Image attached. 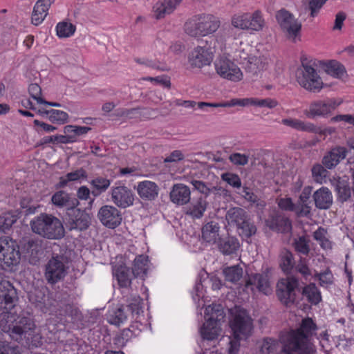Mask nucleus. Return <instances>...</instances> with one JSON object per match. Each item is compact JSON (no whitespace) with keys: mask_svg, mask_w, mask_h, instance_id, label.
I'll list each match as a JSON object with an SVG mask.
<instances>
[{"mask_svg":"<svg viewBox=\"0 0 354 354\" xmlns=\"http://www.w3.org/2000/svg\"><path fill=\"white\" fill-rule=\"evenodd\" d=\"M318 328L314 321L306 317L302 319L298 328L291 330L283 337L286 338L285 350L295 351L299 354H315V346L311 337L316 335Z\"/></svg>","mask_w":354,"mask_h":354,"instance_id":"1","label":"nucleus"},{"mask_svg":"<svg viewBox=\"0 0 354 354\" xmlns=\"http://www.w3.org/2000/svg\"><path fill=\"white\" fill-rule=\"evenodd\" d=\"M32 231L50 240H59L65 235L62 221L56 216L46 213L35 216L30 223Z\"/></svg>","mask_w":354,"mask_h":354,"instance_id":"2","label":"nucleus"},{"mask_svg":"<svg viewBox=\"0 0 354 354\" xmlns=\"http://www.w3.org/2000/svg\"><path fill=\"white\" fill-rule=\"evenodd\" d=\"M220 25L221 21L217 17L203 13L189 19L184 25V29L191 37H204L215 32Z\"/></svg>","mask_w":354,"mask_h":354,"instance_id":"3","label":"nucleus"},{"mask_svg":"<svg viewBox=\"0 0 354 354\" xmlns=\"http://www.w3.org/2000/svg\"><path fill=\"white\" fill-rule=\"evenodd\" d=\"M230 327L236 340L247 339L253 329V320L249 313L241 307L231 310Z\"/></svg>","mask_w":354,"mask_h":354,"instance_id":"4","label":"nucleus"},{"mask_svg":"<svg viewBox=\"0 0 354 354\" xmlns=\"http://www.w3.org/2000/svg\"><path fill=\"white\" fill-rule=\"evenodd\" d=\"M276 295L280 302L288 307L300 301V288L298 278L290 276L281 279L277 283Z\"/></svg>","mask_w":354,"mask_h":354,"instance_id":"5","label":"nucleus"},{"mask_svg":"<svg viewBox=\"0 0 354 354\" xmlns=\"http://www.w3.org/2000/svg\"><path fill=\"white\" fill-rule=\"evenodd\" d=\"M127 304L122 305L110 314L109 322L111 324L120 326L123 324L129 315L133 318L143 313V301L138 294H132L126 299Z\"/></svg>","mask_w":354,"mask_h":354,"instance_id":"6","label":"nucleus"},{"mask_svg":"<svg viewBox=\"0 0 354 354\" xmlns=\"http://www.w3.org/2000/svg\"><path fill=\"white\" fill-rule=\"evenodd\" d=\"M1 322L3 320L0 321V328H1L3 332L8 333L10 337L16 342L25 339L27 344H30L32 343L33 339L37 337L34 335L35 325L29 317H23L20 318L16 322V324L12 326L8 324L3 326Z\"/></svg>","mask_w":354,"mask_h":354,"instance_id":"7","label":"nucleus"},{"mask_svg":"<svg viewBox=\"0 0 354 354\" xmlns=\"http://www.w3.org/2000/svg\"><path fill=\"white\" fill-rule=\"evenodd\" d=\"M66 258L63 255L53 256L45 268V277L48 283L55 284L67 274Z\"/></svg>","mask_w":354,"mask_h":354,"instance_id":"8","label":"nucleus"},{"mask_svg":"<svg viewBox=\"0 0 354 354\" xmlns=\"http://www.w3.org/2000/svg\"><path fill=\"white\" fill-rule=\"evenodd\" d=\"M303 69L297 72L298 83L304 88L310 91H319L323 82L316 70L308 64H302Z\"/></svg>","mask_w":354,"mask_h":354,"instance_id":"9","label":"nucleus"},{"mask_svg":"<svg viewBox=\"0 0 354 354\" xmlns=\"http://www.w3.org/2000/svg\"><path fill=\"white\" fill-rule=\"evenodd\" d=\"M21 254L19 245L15 241L8 236L0 238V262L7 266L17 265Z\"/></svg>","mask_w":354,"mask_h":354,"instance_id":"10","label":"nucleus"},{"mask_svg":"<svg viewBox=\"0 0 354 354\" xmlns=\"http://www.w3.org/2000/svg\"><path fill=\"white\" fill-rule=\"evenodd\" d=\"M276 19L281 29L290 38L295 39L299 35L301 24L286 9H281L276 13Z\"/></svg>","mask_w":354,"mask_h":354,"instance_id":"11","label":"nucleus"},{"mask_svg":"<svg viewBox=\"0 0 354 354\" xmlns=\"http://www.w3.org/2000/svg\"><path fill=\"white\" fill-rule=\"evenodd\" d=\"M216 73L223 78L233 82H239L243 78L241 69L229 59L220 57L215 62Z\"/></svg>","mask_w":354,"mask_h":354,"instance_id":"12","label":"nucleus"},{"mask_svg":"<svg viewBox=\"0 0 354 354\" xmlns=\"http://www.w3.org/2000/svg\"><path fill=\"white\" fill-rule=\"evenodd\" d=\"M337 105L333 99L315 100L310 104L308 109L304 111V114L310 119L324 117L335 110Z\"/></svg>","mask_w":354,"mask_h":354,"instance_id":"13","label":"nucleus"},{"mask_svg":"<svg viewBox=\"0 0 354 354\" xmlns=\"http://www.w3.org/2000/svg\"><path fill=\"white\" fill-rule=\"evenodd\" d=\"M111 201L119 208L126 209L133 205L135 194L125 185L111 188Z\"/></svg>","mask_w":354,"mask_h":354,"instance_id":"14","label":"nucleus"},{"mask_svg":"<svg viewBox=\"0 0 354 354\" xmlns=\"http://www.w3.org/2000/svg\"><path fill=\"white\" fill-rule=\"evenodd\" d=\"M67 227L70 231L86 230L91 224V217L88 214L78 208H73L68 212Z\"/></svg>","mask_w":354,"mask_h":354,"instance_id":"15","label":"nucleus"},{"mask_svg":"<svg viewBox=\"0 0 354 354\" xmlns=\"http://www.w3.org/2000/svg\"><path fill=\"white\" fill-rule=\"evenodd\" d=\"M98 218L106 227L114 229L122 222V214L117 207L112 205H104L98 211Z\"/></svg>","mask_w":354,"mask_h":354,"instance_id":"16","label":"nucleus"},{"mask_svg":"<svg viewBox=\"0 0 354 354\" xmlns=\"http://www.w3.org/2000/svg\"><path fill=\"white\" fill-rule=\"evenodd\" d=\"M214 51L211 48L197 46L189 54V61L192 66L202 68L209 65L213 60Z\"/></svg>","mask_w":354,"mask_h":354,"instance_id":"17","label":"nucleus"},{"mask_svg":"<svg viewBox=\"0 0 354 354\" xmlns=\"http://www.w3.org/2000/svg\"><path fill=\"white\" fill-rule=\"evenodd\" d=\"M348 150L345 147L336 146L328 151L322 158L323 165L328 169H334L346 158Z\"/></svg>","mask_w":354,"mask_h":354,"instance_id":"18","label":"nucleus"},{"mask_svg":"<svg viewBox=\"0 0 354 354\" xmlns=\"http://www.w3.org/2000/svg\"><path fill=\"white\" fill-rule=\"evenodd\" d=\"M17 293L12 284L7 281H0V299L1 304L4 305L6 309H10L15 306L17 300Z\"/></svg>","mask_w":354,"mask_h":354,"instance_id":"19","label":"nucleus"},{"mask_svg":"<svg viewBox=\"0 0 354 354\" xmlns=\"http://www.w3.org/2000/svg\"><path fill=\"white\" fill-rule=\"evenodd\" d=\"M169 197L173 203L184 205L191 200L190 189L183 183L174 184L170 191Z\"/></svg>","mask_w":354,"mask_h":354,"instance_id":"20","label":"nucleus"},{"mask_svg":"<svg viewBox=\"0 0 354 354\" xmlns=\"http://www.w3.org/2000/svg\"><path fill=\"white\" fill-rule=\"evenodd\" d=\"M136 191L142 200L151 201L158 197L159 187L156 183L145 180L138 183Z\"/></svg>","mask_w":354,"mask_h":354,"instance_id":"21","label":"nucleus"},{"mask_svg":"<svg viewBox=\"0 0 354 354\" xmlns=\"http://www.w3.org/2000/svg\"><path fill=\"white\" fill-rule=\"evenodd\" d=\"M51 201L56 207H66L68 212L80 205L77 198L64 191L56 192L52 196Z\"/></svg>","mask_w":354,"mask_h":354,"instance_id":"22","label":"nucleus"},{"mask_svg":"<svg viewBox=\"0 0 354 354\" xmlns=\"http://www.w3.org/2000/svg\"><path fill=\"white\" fill-rule=\"evenodd\" d=\"M240 247L239 241L235 236L222 237L217 241V248L225 256L236 254Z\"/></svg>","mask_w":354,"mask_h":354,"instance_id":"23","label":"nucleus"},{"mask_svg":"<svg viewBox=\"0 0 354 354\" xmlns=\"http://www.w3.org/2000/svg\"><path fill=\"white\" fill-rule=\"evenodd\" d=\"M183 0H163L157 1L153 10L156 19L164 18L166 15L171 14L179 6Z\"/></svg>","mask_w":354,"mask_h":354,"instance_id":"24","label":"nucleus"},{"mask_svg":"<svg viewBox=\"0 0 354 354\" xmlns=\"http://www.w3.org/2000/svg\"><path fill=\"white\" fill-rule=\"evenodd\" d=\"M315 205L319 209H328L333 204L331 192L326 187H322L313 194Z\"/></svg>","mask_w":354,"mask_h":354,"instance_id":"25","label":"nucleus"},{"mask_svg":"<svg viewBox=\"0 0 354 354\" xmlns=\"http://www.w3.org/2000/svg\"><path fill=\"white\" fill-rule=\"evenodd\" d=\"M266 222L270 229L281 233L287 232L292 228L290 220L278 214L270 216Z\"/></svg>","mask_w":354,"mask_h":354,"instance_id":"26","label":"nucleus"},{"mask_svg":"<svg viewBox=\"0 0 354 354\" xmlns=\"http://www.w3.org/2000/svg\"><path fill=\"white\" fill-rule=\"evenodd\" d=\"M55 0H38L32 10V23L35 25H39L48 15V9Z\"/></svg>","mask_w":354,"mask_h":354,"instance_id":"27","label":"nucleus"},{"mask_svg":"<svg viewBox=\"0 0 354 354\" xmlns=\"http://www.w3.org/2000/svg\"><path fill=\"white\" fill-rule=\"evenodd\" d=\"M337 192V200L339 202L344 203L351 198L352 187H350L348 180L338 178L334 179L332 183Z\"/></svg>","mask_w":354,"mask_h":354,"instance_id":"28","label":"nucleus"},{"mask_svg":"<svg viewBox=\"0 0 354 354\" xmlns=\"http://www.w3.org/2000/svg\"><path fill=\"white\" fill-rule=\"evenodd\" d=\"M113 274L116 277L118 285L124 290L122 294L129 292L131 288V277L129 269L124 266L115 267L113 269Z\"/></svg>","mask_w":354,"mask_h":354,"instance_id":"29","label":"nucleus"},{"mask_svg":"<svg viewBox=\"0 0 354 354\" xmlns=\"http://www.w3.org/2000/svg\"><path fill=\"white\" fill-rule=\"evenodd\" d=\"M281 123L283 125L291 127L297 131L317 133L319 130L314 124L308 122H304L296 118H285L281 120Z\"/></svg>","mask_w":354,"mask_h":354,"instance_id":"30","label":"nucleus"},{"mask_svg":"<svg viewBox=\"0 0 354 354\" xmlns=\"http://www.w3.org/2000/svg\"><path fill=\"white\" fill-rule=\"evenodd\" d=\"M304 297L313 305H317L322 301L321 292L314 283H310L300 290V300Z\"/></svg>","mask_w":354,"mask_h":354,"instance_id":"31","label":"nucleus"},{"mask_svg":"<svg viewBox=\"0 0 354 354\" xmlns=\"http://www.w3.org/2000/svg\"><path fill=\"white\" fill-rule=\"evenodd\" d=\"M221 324L206 321L200 328V333L203 339L214 340L217 339L221 330Z\"/></svg>","mask_w":354,"mask_h":354,"instance_id":"32","label":"nucleus"},{"mask_svg":"<svg viewBox=\"0 0 354 354\" xmlns=\"http://www.w3.org/2000/svg\"><path fill=\"white\" fill-rule=\"evenodd\" d=\"M220 226L216 221H210L202 227V238L209 243H217Z\"/></svg>","mask_w":354,"mask_h":354,"instance_id":"33","label":"nucleus"},{"mask_svg":"<svg viewBox=\"0 0 354 354\" xmlns=\"http://www.w3.org/2000/svg\"><path fill=\"white\" fill-rule=\"evenodd\" d=\"M248 217L247 212L243 209L238 207L230 208L225 214V219L228 224L236 227L243 224Z\"/></svg>","mask_w":354,"mask_h":354,"instance_id":"34","label":"nucleus"},{"mask_svg":"<svg viewBox=\"0 0 354 354\" xmlns=\"http://www.w3.org/2000/svg\"><path fill=\"white\" fill-rule=\"evenodd\" d=\"M254 286L260 292L268 294L270 291L269 282L267 277L263 274H254L249 277L246 281L245 287Z\"/></svg>","mask_w":354,"mask_h":354,"instance_id":"35","label":"nucleus"},{"mask_svg":"<svg viewBox=\"0 0 354 354\" xmlns=\"http://www.w3.org/2000/svg\"><path fill=\"white\" fill-rule=\"evenodd\" d=\"M296 262L293 254L288 250L283 249L279 254V267L286 274L292 273Z\"/></svg>","mask_w":354,"mask_h":354,"instance_id":"36","label":"nucleus"},{"mask_svg":"<svg viewBox=\"0 0 354 354\" xmlns=\"http://www.w3.org/2000/svg\"><path fill=\"white\" fill-rule=\"evenodd\" d=\"M41 241L37 239H29L24 245L27 257L30 258V262L35 264L39 260V253L41 252Z\"/></svg>","mask_w":354,"mask_h":354,"instance_id":"37","label":"nucleus"},{"mask_svg":"<svg viewBox=\"0 0 354 354\" xmlns=\"http://www.w3.org/2000/svg\"><path fill=\"white\" fill-rule=\"evenodd\" d=\"M312 189L311 186L305 187L299 197L297 205H299V212L302 216H308L310 214L311 207L309 199L311 196Z\"/></svg>","mask_w":354,"mask_h":354,"instance_id":"38","label":"nucleus"},{"mask_svg":"<svg viewBox=\"0 0 354 354\" xmlns=\"http://www.w3.org/2000/svg\"><path fill=\"white\" fill-rule=\"evenodd\" d=\"M207 205L208 203L205 197H198L196 200L192 201L187 211V214L191 216L193 218H201L203 217Z\"/></svg>","mask_w":354,"mask_h":354,"instance_id":"39","label":"nucleus"},{"mask_svg":"<svg viewBox=\"0 0 354 354\" xmlns=\"http://www.w3.org/2000/svg\"><path fill=\"white\" fill-rule=\"evenodd\" d=\"M205 314L209 316L207 321L221 324L224 322L225 313L221 304H212L205 308Z\"/></svg>","mask_w":354,"mask_h":354,"instance_id":"40","label":"nucleus"},{"mask_svg":"<svg viewBox=\"0 0 354 354\" xmlns=\"http://www.w3.org/2000/svg\"><path fill=\"white\" fill-rule=\"evenodd\" d=\"M87 178V173L82 167L79 168L73 171L66 174L64 176L59 178V182L57 184V187L63 188L66 187L68 183L71 181H79L82 179Z\"/></svg>","mask_w":354,"mask_h":354,"instance_id":"41","label":"nucleus"},{"mask_svg":"<svg viewBox=\"0 0 354 354\" xmlns=\"http://www.w3.org/2000/svg\"><path fill=\"white\" fill-rule=\"evenodd\" d=\"M148 261V257L143 254L135 258L132 268V273L135 277L143 278L146 275Z\"/></svg>","mask_w":354,"mask_h":354,"instance_id":"42","label":"nucleus"},{"mask_svg":"<svg viewBox=\"0 0 354 354\" xmlns=\"http://www.w3.org/2000/svg\"><path fill=\"white\" fill-rule=\"evenodd\" d=\"M322 66L327 74L335 78L340 79L346 73L344 66L335 60H330L328 62H324L322 64Z\"/></svg>","mask_w":354,"mask_h":354,"instance_id":"43","label":"nucleus"},{"mask_svg":"<svg viewBox=\"0 0 354 354\" xmlns=\"http://www.w3.org/2000/svg\"><path fill=\"white\" fill-rule=\"evenodd\" d=\"M239 234L243 240L248 241L257 232V227L254 222L249 218L245 219L243 224L236 227Z\"/></svg>","mask_w":354,"mask_h":354,"instance_id":"44","label":"nucleus"},{"mask_svg":"<svg viewBox=\"0 0 354 354\" xmlns=\"http://www.w3.org/2000/svg\"><path fill=\"white\" fill-rule=\"evenodd\" d=\"M225 281L232 283L238 282L243 276V269L239 265L227 266L223 270Z\"/></svg>","mask_w":354,"mask_h":354,"instance_id":"45","label":"nucleus"},{"mask_svg":"<svg viewBox=\"0 0 354 354\" xmlns=\"http://www.w3.org/2000/svg\"><path fill=\"white\" fill-rule=\"evenodd\" d=\"M249 30L254 31H260L265 26V20L262 12L257 10L253 13H249Z\"/></svg>","mask_w":354,"mask_h":354,"instance_id":"46","label":"nucleus"},{"mask_svg":"<svg viewBox=\"0 0 354 354\" xmlns=\"http://www.w3.org/2000/svg\"><path fill=\"white\" fill-rule=\"evenodd\" d=\"M76 26L67 21L59 22L56 26L57 35L59 38H67L74 35Z\"/></svg>","mask_w":354,"mask_h":354,"instance_id":"47","label":"nucleus"},{"mask_svg":"<svg viewBox=\"0 0 354 354\" xmlns=\"http://www.w3.org/2000/svg\"><path fill=\"white\" fill-rule=\"evenodd\" d=\"M90 183L95 189L92 193L95 196H98L109 188L111 185V180L106 178L99 176L93 178Z\"/></svg>","mask_w":354,"mask_h":354,"instance_id":"48","label":"nucleus"},{"mask_svg":"<svg viewBox=\"0 0 354 354\" xmlns=\"http://www.w3.org/2000/svg\"><path fill=\"white\" fill-rule=\"evenodd\" d=\"M279 346L278 339L272 337H265L260 347L261 354H271L277 351Z\"/></svg>","mask_w":354,"mask_h":354,"instance_id":"49","label":"nucleus"},{"mask_svg":"<svg viewBox=\"0 0 354 354\" xmlns=\"http://www.w3.org/2000/svg\"><path fill=\"white\" fill-rule=\"evenodd\" d=\"M91 130V128L88 127L66 125L64 127V132L67 134L68 136L73 137L75 142H76L78 136L84 135Z\"/></svg>","mask_w":354,"mask_h":354,"instance_id":"50","label":"nucleus"},{"mask_svg":"<svg viewBox=\"0 0 354 354\" xmlns=\"http://www.w3.org/2000/svg\"><path fill=\"white\" fill-rule=\"evenodd\" d=\"M308 259L304 257H300L297 263L295 264V271L299 273L301 277L306 280H310V278L312 276L311 270H310L308 265Z\"/></svg>","mask_w":354,"mask_h":354,"instance_id":"51","label":"nucleus"},{"mask_svg":"<svg viewBox=\"0 0 354 354\" xmlns=\"http://www.w3.org/2000/svg\"><path fill=\"white\" fill-rule=\"evenodd\" d=\"M292 246L296 252L304 255H307L310 252L309 240L304 236L295 239Z\"/></svg>","mask_w":354,"mask_h":354,"instance_id":"52","label":"nucleus"},{"mask_svg":"<svg viewBox=\"0 0 354 354\" xmlns=\"http://www.w3.org/2000/svg\"><path fill=\"white\" fill-rule=\"evenodd\" d=\"M326 230L322 227H319L313 233V238L318 241L320 246L325 250L332 248L331 242L326 237Z\"/></svg>","mask_w":354,"mask_h":354,"instance_id":"53","label":"nucleus"},{"mask_svg":"<svg viewBox=\"0 0 354 354\" xmlns=\"http://www.w3.org/2000/svg\"><path fill=\"white\" fill-rule=\"evenodd\" d=\"M17 221V216L10 213H5L0 216V231L6 233Z\"/></svg>","mask_w":354,"mask_h":354,"instance_id":"54","label":"nucleus"},{"mask_svg":"<svg viewBox=\"0 0 354 354\" xmlns=\"http://www.w3.org/2000/svg\"><path fill=\"white\" fill-rule=\"evenodd\" d=\"M75 142V140L73 137L68 136L67 134L65 136L63 135H56L52 136H46L44 137L41 140L42 144H49V143H62V144H68Z\"/></svg>","mask_w":354,"mask_h":354,"instance_id":"55","label":"nucleus"},{"mask_svg":"<svg viewBox=\"0 0 354 354\" xmlns=\"http://www.w3.org/2000/svg\"><path fill=\"white\" fill-rule=\"evenodd\" d=\"M278 206L280 209L286 211L294 212L298 216L300 215L299 205L295 204L290 198H281L278 201Z\"/></svg>","mask_w":354,"mask_h":354,"instance_id":"56","label":"nucleus"},{"mask_svg":"<svg viewBox=\"0 0 354 354\" xmlns=\"http://www.w3.org/2000/svg\"><path fill=\"white\" fill-rule=\"evenodd\" d=\"M45 113L46 115H49V120L52 122L64 124L68 120V115L63 111L50 109L46 111Z\"/></svg>","mask_w":354,"mask_h":354,"instance_id":"57","label":"nucleus"},{"mask_svg":"<svg viewBox=\"0 0 354 354\" xmlns=\"http://www.w3.org/2000/svg\"><path fill=\"white\" fill-rule=\"evenodd\" d=\"M255 97L233 98L227 102H223V107H231L235 106H254Z\"/></svg>","mask_w":354,"mask_h":354,"instance_id":"58","label":"nucleus"},{"mask_svg":"<svg viewBox=\"0 0 354 354\" xmlns=\"http://www.w3.org/2000/svg\"><path fill=\"white\" fill-rule=\"evenodd\" d=\"M249 13L234 15L232 18V24L234 27L242 30H249Z\"/></svg>","mask_w":354,"mask_h":354,"instance_id":"59","label":"nucleus"},{"mask_svg":"<svg viewBox=\"0 0 354 354\" xmlns=\"http://www.w3.org/2000/svg\"><path fill=\"white\" fill-rule=\"evenodd\" d=\"M115 115L125 119H140V118L139 108L119 109L116 110Z\"/></svg>","mask_w":354,"mask_h":354,"instance_id":"60","label":"nucleus"},{"mask_svg":"<svg viewBox=\"0 0 354 354\" xmlns=\"http://www.w3.org/2000/svg\"><path fill=\"white\" fill-rule=\"evenodd\" d=\"M314 277L319 280L321 286H328L333 283V276L328 268L323 272L315 273Z\"/></svg>","mask_w":354,"mask_h":354,"instance_id":"61","label":"nucleus"},{"mask_svg":"<svg viewBox=\"0 0 354 354\" xmlns=\"http://www.w3.org/2000/svg\"><path fill=\"white\" fill-rule=\"evenodd\" d=\"M190 183L193 185L194 189L198 191L203 195L201 197H205L206 199L210 194L212 188L209 187L205 183L198 180H192Z\"/></svg>","mask_w":354,"mask_h":354,"instance_id":"62","label":"nucleus"},{"mask_svg":"<svg viewBox=\"0 0 354 354\" xmlns=\"http://www.w3.org/2000/svg\"><path fill=\"white\" fill-rule=\"evenodd\" d=\"M221 178L234 188H240L241 187V180L237 174L227 172L221 175Z\"/></svg>","mask_w":354,"mask_h":354,"instance_id":"63","label":"nucleus"},{"mask_svg":"<svg viewBox=\"0 0 354 354\" xmlns=\"http://www.w3.org/2000/svg\"><path fill=\"white\" fill-rule=\"evenodd\" d=\"M312 174L316 181H321L327 175L326 168L322 165H315L312 169Z\"/></svg>","mask_w":354,"mask_h":354,"instance_id":"64","label":"nucleus"}]
</instances>
